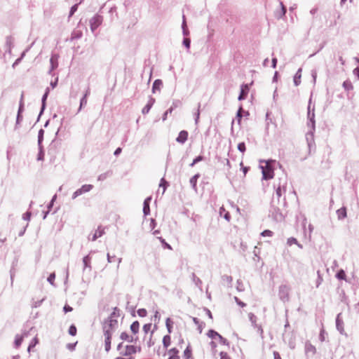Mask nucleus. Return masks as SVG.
Segmentation results:
<instances>
[{
  "mask_svg": "<svg viewBox=\"0 0 359 359\" xmlns=\"http://www.w3.org/2000/svg\"><path fill=\"white\" fill-rule=\"evenodd\" d=\"M43 158H44V153L41 149H40L39 153L38 154L37 159L42 161V160H43Z\"/></svg>",
  "mask_w": 359,
  "mask_h": 359,
  "instance_id": "4c0bfd02",
  "label": "nucleus"
},
{
  "mask_svg": "<svg viewBox=\"0 0 359 359\" xmlns=\"http://www.w3.org/2000/svg\"><path fill=\"white\" fill-rule=\"evenodd\" d=\"M140 329V323L138 321H135L130 325V330L134 334H136L139 332Z\"/></svg>",
  "mask_w": 359,
  "mask_h": 359,
  "instance_id": "aec40b11",
  "label": "nucleus"
},
{
  "mask_svg": "<svg viewBox=\"0 0 359 359\" xmlns=\"http://www.w3.org/2000/svg\"><path fill=\"white\" fill-rule=\"evenodd\" d=\"M249 86L248 84H243L241 86V93L238 97L239 100H242L246 98L249 93Z\"/></svg>",
  "mask_w": 359,
  "mask_h": 359,
  "instance_id": "9d476101",
  "label": "nucleus"
},
{
  "mask_svg": "<svg viewBox=\"0 0 359 359\" xmlns=\"http://www.w3.org/2000/svg\"><path fill=\"white\" fill-rule=\"evenodd\" d=\"M180 351L176 347L170 348L168 351V358L167 359H180L179 355Z\"/></svg>",
  "mask_w": 359,
  "mask_h": 359,
  "instance_id": "6e6552de",
  "label": "nucleus"
},
{
  "mask_svg": "<svg viewBox=\"0 0 359 359\" xmlns=\"http://www.w3.org/2000/svg\"><path fill=\"white\" fill-rule=\"evenodd\" d=\"M68 332L70 335L72 336H75L76 334V332H77V330H76V327L75 325H72L69 328V330H68Z\"/></svg>",
  "mask_w": 359,
  "mask_h": 359,
  "instance_id": "c85d7f7f",
  "label": "nucleus"
},
{
  "mask_svg": "<svg viewBox=\"0 0 359 359\" xmlns=\"http://www.w3.org/2000/svg\"><path fill=\"white\" fill-rule=\"evenodd\" d=\"M117 320L104 321L103 331L104 337V349L108 352L111 349V335L114 327L117 325Z\"/></svg>",
  "mask_w": 359,
  "mask_h": 359,
  "instance_id": "f257e3e1",
  "label": "nucleus"
},
{
  "mask_svg": "<svg viewBox=\"0 0 359 359\" xmlns=\"http://www.w3.org/2000/svg\"><path fill=\"white\" fill-rule=\"evenodd\" d=\"M102 22V17L95 15L90 20V26L92 32H94Z\"/></svg>",
  "mask_w": 359,
  "mask_h": 359,
  "instance_id": "39448f33",
  "label": "nucleus"
},
{
  "mask_svg": "<svg viewBox=\"0 0 359 359\" xmlns=\"http://www.w3.org/2000/svg\"><path fill=\"white\" fill-rule=\"evenodd\" d=\"M151 324H146L143 326V330L145 332H147L151 328Z\"/></svg>",
  "mask_w": 359,
  "mask_h": 359,
  "instance_id": "a19ab883",
  "label": "nucleus"
},
{
  "mask_svg": "<svg viewBox=\"0 0 359 359\" xmlns=\"http://www.w3.org/2000/svg\"><path fill=\"white\" fill-rule=\"evenodd\" d=\"M238 149L243 154L246 150L245 144L244 142L239 143L238 144Z\"/></svg>",
  "mask_w": 359,
  "mask_h": 359,
  "instance_id": "7c9ffc66",
  "label": "nucleus"
},
{
  "mask_svg": "<svg viewBox=\"0 0 359 359\" xmlns=\"http://www.w3.org/2000/svg\"><path fill=\"white\" fill-rule=\"evenodd\" d=\"M235 299H236V302H237V304L241 306V307H244L245 306V304L241 302L237 297H235Z\"/></svg>",
  "mask_w": 359,
  "mask_h": 359,
  "instance_id": "37998d69",
  "label": "nucleus"
},
{
  "mask_svg": "<svg viewBox=\"0 0 359 359\" xmlns=\"http://www.w3.org/2000/svg\"><path fill=\"white\" fill-rule=\"evenodd\" d=\"M173 325H174V322L171 318H168L165 320V325H166V327L168 329L169 334H170L172 332Z\"/></svg>",
  "mask_w": 359,
  "mask_h": 359,
  "instance_id": "dca6fc26",
  "label": "nucleus"
},
{
  "mask_svg": "<svg viewBox=\"0 0 359 359\" xmlns=\"http://www.w3.org/2000/svg\"><path fill=\"white\" fill-rule=\"evenodd\" d=\"M117 350L120 355L126 357H133V355L135 354L138 351H140V348L132 344H128V343L126 344L125 342H121L117 346Z\"/></svg>",
  "mask_w": 359,
  "mask_h": 359,
  "instance_id": "7ed1b4c3",
  "label": "nucleus"
},
{
  "mask_svg": "<svg viewBox=\"0 0 359 359\" xmlns=\"http://www.w3.org/2000/svg\"><path fill=\"white\" fill-rule=\"evenodd\" d=\"M276 63H277V59L276 58H273L272 60V65H273V67H276Z\"/></svg>",
  "mask_w": 359,
  "mask_h": 359,
  "instance_id": "09e8293b",
  "label": "nucleus"
},
{
  "mask_svg": "<svg viewBox=\"0 0 359 359\" xmlns=\"http://www.w3.org/2000/svg\"><path fill=\"white\" fill-rule=\"evenodd\" d=\"M107 259H108V262H112L111 258L109 254H107Z\"/></svg>",
  "mask_w": 359,
  "mask_h": 359,
  "instance_id": "5fc2aeb1",
  "label": "nucleus"
},
{
  "mask_svg": "<svg viewBox=\"0 0 359 359\" xmlns=\"http://www.w3.org/2000/svg\"><path fill=\"white\" fill-rule=\"evenodd\" d=\"M337 215L339 219H344L346 217V208H341L337 210Z\"/></svg>",
  "mask_w": 359,
  "mask_h": 359,
  "instance_id": "6ab92c4d",
  "label": "nucleus"
},
{
  "mask_svg": "<svg viewBox=\"0 0 359 359\" xmlns=\"http://www.w3.org/2000/svg\"><path fill=\"white\" fill-rule=\"evenodd\" d=\"M183 43L187 48L190 47V40L189 39H185Z\"/></svg>",
  "mask_w": 359,
  "mask_h": 359,
  "instance_id": "79ce46f5",
  "label": "nucleus"
},
{
  "mask_svg": "<svg viewBox=\"0 0 359 359\" xmlns=\"http://www.w3.org/2000/svg\"><path fill=\"white\" fill-rule=\"evenodd\" d=\"M336 277L339 280H346V275L343 269H341L337 272Z\"/></svg>",
  "mask_w": 359,
  "mask_h": 359,
  "instance_id": "5701e85b",
  "label": "nucleus"
},
{
  "mask_svg": "<svg viewBox=\"0 0 359 359\" xmlns=\"http://www.w3.org/2000/svg\"><path fill=\"white\" fill-rule=\"evenodd\" d=\"M273 232L270 230H264L261 233V235L262 236H268V237H271L273 236Z\"/></svg>",
  "mask_w": 359,
  "mask_h": 359,
  "instance_id": "2f4dec72",
  "label": "nucleus"
},
{
  "mask_svg": "<svg viewBox=\"0 0 359 359\" xmlns=\"http://www.w3.org/2000/svg\"><path fill=\"white\" fill-rule=\"evenodd\" d=\"M54 278H55V274H51V275L49 276V278H48V280H49L50 282H51V281H52V279H54Z\"/></svg>",
  "mask_w": 359,
  "mask_h": 359,
  "instance_id": "3c124183",
  "label": "nucleus"
},
{
  "mask_svg": "<svg viewBox=\"0 0 359 359\" xmlns=\"http://www.w3.org/2000/svg\"><path fill=\"white\" fill-rule=\"evenodd\" d=\"M151 201V198L149 197L146 198L144 201V207H143V212L145 215H147L150 212V208H149V202Z\"/></svg>",
  "mask_w": 359,
  "mask_h": 359,
  "instance_id": "2eb2a0df",
  "label": "nucleus"
},
{
  "mask_svg": "<svg viewBox=\"0 0 359 359\" xmlns=\"http://www.w3.org/2000/svg\"><path fill=\"white\" fill-rule=\"evenodd\" d=\"M87 95H88V93H86L85 94V95L83 96V97L81 99V103H80V108L82 107V106L86 105L87 104Z\"/></svg>",
  "mask_w": 359,
  "mask_h": 359,
  "instance_id": "f704fd0d",
  "label": "nucleus"
},
{
  "mask_svg": "<svg viewBox=\"0 0 359 359\" xmlns=\"http://www.w3.org/2000/svg\"><path fill=\"white\" fill-rule=\"evenodd\" d=\"M159 239H160L161 242L163 244L165 248H167V249L170 250H172V248L170 246V245L167 243L163 238L160 237Z\"/></svg>",
  "mask_w": 359,
  "mask_h": 359,
  "instance_id": "473e14b6",
  "label": "nucleus"
},
{
  "mask_svg": "<svg viewBox=\"0 0 359 359\" xmlns=\"http://www.w3.org/2000/svg\"><path fill=\"white\" fill-rule=\"evenodd\" d=\"M263 179L268 180L273 177L274 173L271 166L268 163L265 166H262Z\"/></svg>",
  "mask_w": 359,
  "mask_h": 359,
  "instance_id": "20e7f679",
  "label": "nucleus"
},
{
  "mask_svg": "<svg viewBox=\"0 0 359 359\" xmlns=\"http://www.w3.org/2000/svg\"><path fill=\"white\" fill-rule=\"evenodd\" d=\"M203 160V156H198L196 157L193 162L190 164V166L193 167L196 163Z\"/></svg>",
  "mask_w": 359,
  "mask_h": 359,
  "instance_id": "c9c22d12",
  "label": "nucleus"
},
{
  "mask_svg": "<svg viewBox=\"0 0 359 359\" xmlns=\"http://www.w3.org/2000/svg\"><path fill=\"white\" fill-rule=\"evenodd\" d=\"M290 287L286 285H282L279 287V296L281 299L287 301L289 299Z\"/></svg>",
  "mask_w": 359,
  "mask_h": 359,
  "instance_id": "423d86ee",
  "label": "nucleus"
},
{
  "mask_svg": "<svg viewBox=\"0 0 359 359\" xmlns=\"http://www.w3.org/2000/svg\"><path fill=\"white\" fill-rule=\"evenodd\" d=\"M119 311H120V310L118 309L114 308L112 313L111 314L110 317L109 318V319L107 320H115L114 319L115 318L119 317V316H120Z\"/></svg>",
  "mask_w": 359,
  "mask_h": 359,
  "instance_id": "412c9836",
  "label": "nucleus"
},
{
  "mask_svg": "<svg viewBox=\"0 0 359 359\" xmlns=\"http://www.w3.org/2000/svg\"><path fill=\"white\" fill-rule=\"evenodd\" d=\"M161 84V81H159V80H156V81H154V86H153V88H156L158 87Z\"/></svg>",
  "mask_w": 359,
  "mask_h": 359,
  "instance_id": "c03bdc74",
  "label": "nucleus"
},
{
  "mask_svg": "<svg viewBox=\"0 0 359 359\" xmlns=\"http://www.w3.org/2000/svg\"><path fill=\"white\" fill-rule=\"evenodd\" d=\"M90 261H91V258L89 255H87L83 257V262L84 268H90Z\"/></svg>",
  "mask_w": 359,
  "mask_h": 359,
  "instance_id": "4be33fe9",
  "label": "nucleus"
},
{
  "mask_svg": "<svg viewBox=\"0 0 359 359\" xmlns=\"http://www.w3.org/2000/svg\"><path fill=\"white\" fill-rule=\"evenodd\" d=\"M121 152V148H117V149H116V151H114V155H118V154H119Z\"/></svg>",
  "mask_w": 359,
  "mask_h": 359,
  "instance_id": "de8ad7c7",
  "label": "nucleus"
},
{
  "mask_svg": "<svg viewBox=\"0 0 359 359\" xmlns=\"http://www.w3.org/2000/svg\"><path fill=\"white\" fill-rule=\"evenodd\" d=\"M336 326L337 330L340 332V333H344V322L343 320L341 318V313L338 314L336 318Z\"/></svg>",
  "mask_w": 359,
  "mask_h": 359,
  "instance_id": "9b49d317",
  "label": "nucleus"
},
{
  "mask_svg": "<svg viewBox=\"0 0 359 359\" xmlns=\"http://www.w3.org/2000/svg\"><path fill=\"white\" fill-rule=\"evenodd\" d=\"M238 115L241 116V111H238Z\"/></svg>",
  "mask_w": 359,
  "mask_h": 359,
  "instance_id": "13d9d810",
  "label": "nucleus"
},
{
  "mask_svg": "<svg viewBox=\"0 0 359 359\" xmlns=\"http://www.w3.org/2000/svg\"><path fill=\"white\" fill-rule=\"evenodd\" d=\"M191 348L189 346H187L184 351V355L186 358H189L191 356Z\"/></svg>",
  "mask_w": 359,
  "mask_h": 359,
  "instance_id": "bb28decb",
  "label": "nucleus"
},
{
  "mask_svg": "<svg viewBox=\"0 0 359 359\" xmlns=\"http://www.w3.org/2000/svg\"><path fill=\"white\" fill-rule=\"evenodd\" d=\"M104 233V229L102 226H98L93 234L92 238H90L92 241H95L97 238L101 237Z\"/></svg>",
  "mask_w": 359,
  "mask_h": 359,
  "instance_id": "f8f14e48",
  "label": "nucleus"
},
{
  "mask_svg": "<svg viewBox=\"0 0 359 359\" xmlns=\"http://www.w3.org/2000/svg\"><path fill=\"white\" fill-rule=\"evenodd\" d=\"M93 186L91 184H84L80 189H77L72 196L73 198H76L77 196L90 191L93 189Z\"/></svg>",
  "mask_w": 359,
  "mask_h": 359,
  "instance_id": "0eeeda50",
  "label": "nucleus"
},
{
  "mask_svg": "<svg viewBox=\"0 0 359 359\" xmlns=\"http://www.w3.org/2000/svg\"><path fill=\"white\" fill-rule=\"evenodd\" d=\"M23 338V335H16L15 340V345L16 348H18L21 345Z\"/></svg>",
  "mask_w": 359,
  "mask_h": 359,
  "instance_id": "b1692460",
  "label": "nucleus"
},
{
  "mask_svg": "<svg viewBox=\"0 0 359 359\" xmlns=\"http://www.w3.org/2000/svg\"><path fill=\"white\" fill-rule=\"evenodd\" d=\"M63 311L65 313L67 312H71L73 311V308L68 304H65L63 307Z\"/></svg>",
  "mask_w": 359,
  "mask_h": 359,
  "instance_id": "e433bc0d",
  "label": "nucleus"
},
{
  "mask_svg": "<svg viewBox=\"0 0 359 359\" xmlns=\"http://www.w3.org/2000/svg\"><path fill=\"white\" fill-rule=\"evenodd\" d=\"M286 191V188L285 186H281L280 184H279L276 189V197L278 198V200H279V198L282 196L283 194H285Z\"/></svg>",
  "mask_w": 359,
  "mask_h": 359,
  "instance_id": "ddd939ff",
  "label": "nucleus"
},
{
  "mask_svg": "<svg viewBox=\"0 0 359 359\" xmlns=\"http://www.w3.org/2000/svg\"><path fill=\"white\" fill-rule=\"evenodd\" d=\"M288 243L290 245L297 244V241L294 238H290L288 239Z\"/></svg>",
  "mask_w": 359,
  "mask_h": 359,
  "instance_id": "ea45409f",
  "label": "nucleus"
},
{
  "mask_svg": "<svg viewBox=\"0 0 359 359\" xmlns=\"http://www.w3.org/2000/svg\"><path fill=\"white\" fill-rule=\"evenodd\" d=\"M355 71L357 72V73H358V78H359V69H355Z\"/></svg>",
  "mask_w": 359,
  "mask_h": 359,
  "instance_id": "6e6d98bb",
  "label": "nucleus"
},
{
  "mask_svg": "<svg viewBox=\"0 0 359 359\" xmlns=\"http://www.w3.org/2000/svg\"><path fill=\"white\" fill-rule=\"evenodd\" d=\"M263 334V330L261 329V334Z\"/></svg>",
  "mask_w": 359,
  "mask_h": 359,
  "instance_id": "bf43d9fd",
  "label": "nucleus"
},
{
  "mask_svg": "<svg viewBox=\"0 0 359 359\" xmlns=\"http://www.w3.org/2000/svg\"><path fill=\"white\" fill-rule=\"evenodd\" d=\"M219 359H232L230 355L224 351H221L219 352Z\"/></svg>",
  "mask_w": 359,
  "mask_h": 359,
  "instance_id": "393cba45",
  "label": "nucleus"
},
{
  "mask_svg": "<svg viewBox=\"0 0 359 359\" xmlns=\"http://www.w3.org/2000/svg\"><path fill=\"white\" fill-rule=\"evenodd\" d=\"M208 336L211 339L210 345L213 351L216 353L218 352V346H226L229 347V342L226 339L222 337L219 333L214 330H210Z\"/></svg>",
  "mask_w": 359,
  "mask_h": 359,
  "instance_id": "f03ea898",
  "label": "nucleus"
},
{
  "mask_svg": "<svg viewBox=\"0 0 359 359\" xmlns=\"http://www.w3.org/2000/svg\"><path fill=\"white\" fill-rule=\"evenodd\" d=\"M346 1H347V0H341V2H342V3H344V2H346Z\"/></svg>",
  "mask_w": 359,
  "mask_h": 359,
  "instance_id": "4d7b16f0",
  "label": "nucleus"
},
{
  "mask_svg": "<svg viewBox=\"0 0 359 359\" xmlns=\"http://www.w3.org/2000/svg\"><path fill=\"white\" fill-rule=\"evenodd\" d=\"M165 183H166V182L165 181V180L162 179L161 182L160 184V187L163 186V190H165V184H165Z\"/></svg>",
  "mask_w": 359,
  "mask_h": 359,
  "instance_id": "8fccbe9b",
  "label": "nucleus"
},
{
  "mask_svg": "<svg viewBox=\"0 0 359 359\" xmlns=\"http://www.w3.org/2000/svg\"><path fill=\"white\" fill-rule=\"evenodd\" d=\"M273 357H274V359H282L280 354L276 351L273 352Z\"/></svg>",
  "mask_w": 359,
  "mask_h": 359,
  "instance_id": "a18cd8bd",
  "label": "nucleus"
},
{
  "mask_svg": "<svg viewBox=\"0 0 359 359\" xmlns=\"http://www.w3.org/2000/svg\"><path fill=\"white\" fill-rule=\"evenodd\" d=\"M20 60H21L20 58L17 59L15 60V62L13 63V66L14 67L15 65H18L19 63V62L20 61Z\"/></svg>",
  "mask_w": 359,
  "mask_h": 359,
  "instance_id": "864d4df0",
  "label": "nucleus"
},
{
  "mask_svg": "<svg viewBox=\"0 0 359 359\" xmlns=\"http://www.w3.org/2000/svg\"><path fill=\"white\" fill-rule=\"evenodd\" d=\"M121 339L123 340L122 342H125V343H129V342H132L133 341V336H130L129 335L128 333L126 332H122L121 334V336H120Z\"/></svg>",
  "mask_w": 359,
  "mask_h": 359,
  "instance_id": "4468645a",
  "label": "nucleus"
},
{
  "mask_svg": "<svg viewBox=\"0 0 359 359\" xmlns=\"http://www.w3.org/2000/svg\"><path fill=\"white\" fill-rule=\"evenodd\" d=\"M200 177V175L199 174H196L194 176H193L191 179H190V184H191L193 189L196 191L197 190V187H196V184H197V180L198 179V177Z\"/></svg>",
  "mask_w": 359,
  "mask_h": 359,
  "instance_id": "a211bd4d",
  "label": "nucleus"
},
{
  "mask_svg": "<svg viewBox=\"0 0 359 359\" xmlns=\"http://www.w3.org/2000/svg\"><path fill=\"white\" fill-rule=\"evenodd\" d=\"M163 347L166 349L170 346L171 344V337L170 335H165L163 338Z\"/></svg>",
  "mask_w": 359,
  "mask_h": 359,
  "instance_id": "f3484780",
  "label": "nucleus"
},
{
  "mask_svg": "<svg viewBox=\"0 0 359 359\" xmlns=\"http://www.w3.org/2000/svg\"><path fill=\"white\" fill-rule=\"evenodd\" d=\"M301 74L297 72L294 77V83L295 86H298L300 83Z\"/></svg>",
  "mask_w": 359,
  "mask_h": 359,
  "instance_id": "c756f323",
  "label": "nucleus"
},
{
  "mask_svg": "<svg viewBox=\"0 0 359 359\" xmlns=\"http://www.w3.org/2000/svg\"><path fill=\"white\" fill-rule=\"evenodd\" d=\"M138 313H139V315H140V316H145V314H146V311H145V310H144V309H142V310H140V311H138Z\"/></svg>",
  "mask_w": 359,
  "mask_h": 359,
  "instance_id": "49530a36",
  "label": "nucleus"
},
{
  "mask_svg": "<svg viewBox=\"0 0 359 359\" xmlns=\"http://www.w3.org/2000/svg\"><path fill=\"white\" fill-rule=\"evenodd\" d=\"M343 86L346 90H351L353 89V85L350 81H345L343 83Z\"/></svg>",
  "mask_w": 359,
  "mask_h": 359,
  "instance_id": "cd10ccee",
  "label": "nucleus"
},
{
  "mask_svg": "<svg viewBox=\"0 0 359 359\" xmlns=\"http://www.w3.org/2000/svg\"><path fill=\"white\" fill-rule=\"evenodd\" d=\"M115 359H133V357L123 358V357H117Z\"/></svg>",
  "mask_w": 359,
  "mask_h": 359,
  "instance_id": "603ef678",
  "label": "nucleus"
},
{
  "mask_svg": "<svg viewBox=\"0 0 359 359\" xmlns=\"http://www.w3.org/2000/svg\"><path fill=\"white\" fill-rule=\"evenodd\" d=\"M189 133L186 130H182L180 132L178 137L176 138V141L180 144H184L188 139Z\"/></svg>",
  "mask_w": 359,
  "mask_h": 359,
  "instance_id": "1a4fd4ad",
  "label": "nucleus"
},
{
  "mask_svg": "<svg viewBox=\"0 0 359 359\" xmlns=\"http://www.w3.org/2000/svg\"><path fill=\"white\" fill-rule=\"evenodd\" d=\"M240 165H241V169H242L243 172V177H245L248 171L249 170V168L244 166L243 165V163L242 161L241 162Z\"/></svg>",
  "mask_w": 359,
  "mask_h": 359,
  "instance_id": "72a5a7b5",
  "label": "nucleus"
},
{
  "mask_svg": "<svg viewBox=\"0 0 359 359\" xmlns=\"http://www.w3.org/2000/svg\"><path fill=\"white\" fill-rule=\"evenodd\" d=\"M18 119H19V116L17 117V121H18Z\"/></svg>",
  "mask_w": 359,
  "mask_h": 359,
  "instance_id": "052dcab7",
  "label": "nucleus"
},
{
  "mask_svg": "<svg viewBox=\"0 0 359 359\" xmlns=\"http://www.w3.org/2000/svg\"><path fill=\"white\" fill-rule=\"evenodd\" d=\"M152 105H153V102H148L142 109V114H147L149 111V110L151 109Z\"/></svg>",
  "mask_w": 359,
  "mask_h": 359,
  "instance_id": "a878e982",
  "label": "nucleus"
},
{
  "mask_svg": "<svg viewBox=\"0 0 359 359\" xmlns=\"http://www.w3.org/2000/svg\"><path fill=\"white\" fill-rule=\"evenodd\" d=\"M77 8H78V5H77V4L74 5V6L71 8V11H70V16H71V15H72L74 13V12H76V11Z\"/></svg>",
  "mask_w": 359,
  "mask_h": 359,
  "instance_id": "58836bf2",
  "label": "nucleus"
}]
</instances>
